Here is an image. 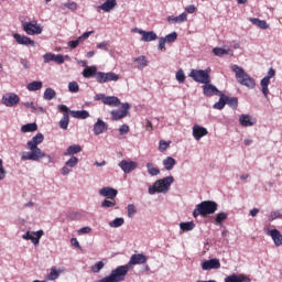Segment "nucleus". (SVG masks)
Returning a JSON list of instances; mask_svg holds the SVG:
<instances>
[{"instance_id": "obj_1", "label": "nucleus", "mask_w": 282, "mask_h": 282, "mask_svg": "<svg viewBox=\"0 0 282 282\" xmlns=\"http://www.w3.org/2000/svg\"><path fill=\"white\" fill-rule=\"evenodd\" d=\"M149 261V257L143 253H134L130 257V260L124 265H119L113 269L109 275L100 279L97 282H122L127 279V274H129V270H133L135 265H144Z\"/></svg>"}, {"instance_id": "obj_2", "label": "nucleus", "mask_w": 282, "mask_h": 282, "mask_svg": "<svg viewBox=\"0 0 282 282\" xmlns=\"http://www.w3.org/2000/svg\"><path fill=\"white\" fill-rule=\"evenodd\" d=\"M43 140H45L43 133H37L31 141H28L26 147L30 149V152H22L21 160H29L32 162L43 160V158H45V152H43L39 147V144H42Z\"/></svg>"}, {"instance_id": "obj_3", "label": "nucleus", "mask_w": 282, "mask_h": 282, "mask_svg": "<svg viewBox=\"0 0 282 282\" xmlns=\"http://www.w3.org/2000/svg\"><path fill=\"white\" fill-rule=\"evenodd\" d=\"M231 70L236 74V80H238V83L243 87H248V89H254V87H257V82L246 73L243 67L234 64L231 65Z\"/></svg>"}, {"instance_id": "obj_4", "label": "nucleus", "mask_w": 282, "mask_h": 282, "mask_svg": "<svg viewBox=\"0 0 282 282\" xmlns=\"http://www.w3.org/2000/svg\"><path fill=\"white\" fill-rule=\"evenodd\" d=\"M175 182V178L173 176H165L163 178H160L154 182L153 185H150L148 187L149 195H155V193H169L171 191V185Z\"/></svg>"}, {"instance_id": "obj_5", "label": "nucleus", "mask_w": 282, "mask_h": 282, "mask_svg": "<svg viewBox=\"0 0 282 282\" xmlns=\"http://www.w3.org/2000/svg\"><path fill=\"white\" fill-rule=\"evenodd\" d=\"M218 206L219 205H217V203L214 200H203L194 209L193 217L197 219L199 215H202V217H206V215H215V213H217Z\"/></svg>"}, {"instance_id": "obj_6", "label": "nucleus", "mask_w": 282, "mask_h": 282, "mask_svg": "<svg viewBox=\"0 0 282 282\" xmlns=\"http://www.w3.org/2000/svg\"><path fill=\"white\" fill-rule=\"evenodd\" d=\"M188 77L195 83L206 85L207 83H210V67H207L206 69H192Z\"/></svg>"}, {"instance_id": "obj_7", "label": "nucleus", "mask_w": 282, "mask_h": 282, "mask_svg": "<svg viewBox=\"0 0 282 282\" xmlns=\"http://www.w3.org/2000/svg\"><path fill=\"white\" fill-rule=\"evenodd\" d=\"M96 80L99 85H104V83H118L120 80V76L113 72L105 73L98 72L96 75Z\"/></svg>"}, {"instance_id": "obj_8", "label": "nucleus", "mask_w": 282, "mask_h": 282, "mask_svg": "<svg viewBox=\"0 0 282 282\" xmlns=\"http://www.w3.org/2000/svg\"><path fill=\"white\" fill-rule=\"evenodd\" d=\"M22 29L29 36H34L36 34L43 33V26L36 22H22Z\"/></svg>"}, {"instance_id": "obj_9", "label": "nucleus", "mask_w": 282, "mask_h": 282, "mask_svg": "<svg viewBox=\"0 0 282 282\" xmlns=\"http://www.w3.org/2000/svg\"><path fill=\"white\" fill-rule=\"evenodd\" d=\"M274 76H276V70H274V68H271L268 70V75L264 76L260 82L264 98H268V94H270V89L268 87H270V79L274 78Z\"/></svg>"}, {"instance_id": "obj_10", "label": "nucleus", "mask_w": 282, "mask_h": 282, "mask_svg": "<svg viewBox=\"0 0 282 282\" xmlns=\"http://www.w3.org/2000/svg\"><path fill=\"white\" fill-rule=\"evenodd\" d=\"M57 109L58 111L64 112L59 120V129L67 131V127H69V108L66 105H58Z\"/></svg>"}, {"instance_id": "obj_11", "label": "nucleus", "mask_w": 282, "mask_h": 282, "mask_svg": "<svg viewBox=\"0 0 282 282\" xmlns=\"http://www.w3.org/2000/svg\"><path fill=\"white\" fill-rule=\"evenodd\" d=\"M121 109L122 110H111V120H122V118H127V116H129L131 105H129V102L121 104Z\"/></svg>"}, {"instance_id": "obj_12", "label": "nucleus", "mask_w": 282, "mask_h": 282, "mask_svg": "<svg viewBox=\"0 0 282 282\" xmlns=\"http://www.w3.org/2000/svg\"><path fill=\"white\" fill-rule=\"evenodd\" d=\"M43 235H45V232L42 229L37 231H26L22 235V239H24V241H32L34 246H39Z\"/></svg>"}, {"instance_id": "obj_13", "label": "nucleus", "mask_w": 282, "mask_h": 282, "mask_svg": "<svg viewBox=\"0 0 282 282\" xmlns=\"http://www.w3.org/2000/svg\"><path fill=\"white\" fill-rule=\"evenodd\" d=\"M1 102L4 107H17L21 102V98L14 93H8L2 96Z\"/></svg>"}, {"instance_id": "obj_14", "label": "nucleus", "mask_w": 282, "mask_h": 282, "mask_svg": "<svg viewBox=\"0 0 282 282\" xmlns=\"http://www.w3.org/2000/svg\"><path fill=\"white\" fill-rule=\"evenodd\" d=\"M78 166V159L76 156H70L61 169V175L63 177H67L72 173V169H76Z\"/></svg>"}, {"instance_id": "obj_15", "label": "nucleus", "mask_w": 282, "mask_h": 282, "mask_svg": "<svg viewBox=\"0 0 282 282\" xmlns=\"http://www.w3.org/2000/svg\"><path fill=\"white\" fill-rule=\"evenodd\" d=\"M202 89L204 96H206L207 98H213V96H219L220 94H223L217 86L210 83L204 84L202 86Z\"/></svg>"}, {"instance_id": "obj_16", "label": "nucleus", "mask_w": 282, "mask_h": 282, "mask_svg": "<svg viewBox=\"0 0 282 282\" xmlns=\"http://www.w3.org/2000/svg\"><path fill=\"white\" fill-rule=\"evenodd\" d=\"M267 235L271 237L275 248H282V234L279 229H268Z\"/></svg>"}, {"instance_id": "obj_17", "label": "nucleus", "mask_w": 282, "mask_h": 282, "mask_svg": "<svg viewBox=\"0 0 282 282\" xmlns=\"http://www.w3.org/2000/svg\"><path fill=\"white\" fill-rule=\"evenodd\" d=\"M219 268H221V262L217 258L206 260L202 263V270L205 272L210 270H219Z\"/></svg>"}, {"instance_id": "obj_18", "label": "nucleus", "mask_w": 282, "mask_h": 282, "mask_svg": "<svg viewBox=\"0 0 282 282\" xmlns=\"http://www.w3.org/2000/svg\"><path fill=\"white\" fill-rule=\"evenodd\" d=\"M119 167L121 169V171H123V173L129 174L138 169V162L131 160H122L121 162H119Z\"/></svg>"}, {"instance_id": "obj_19", "label": "nucleus", "mask_w": 282, "mask_h": 282, "mask_svg": "<svg viewBox=\"0 0 282 282\" xmlns=\"http://www.w3.org/2000/svg\"><path fill=\"white\" fill-rule=\"evenodd\" d=\"M14 41L18 43V45H25V46H31L34 47L36 45V42H34L32 39L25 35H21L19 33H13L12 34Z\"/></svg>"}, {"instance_id": "obj_20", "label": "nucleus", "mask_w": 282, "mask_h": 282, "mask_svg": "<svg viewBox=\"0 0 282 282\" xmlns=\"http://www.w3.org/2000/svg\"><path fill=\"white\" fill-rule=\"evenodd\" d=\"M43 61L44 63H57V65H63V63H65V56H63L62 54H54V53H45L43 55Z\"/></svg>"}, {"instance_id": "obj_21", "label": "nucleus", "mask_w": 282, "mask_h": 282, "mask_svg": "<svg viewBox=\"0 0 282 282\" xmlns=\"http://www.w3.org/2000/svg\"><path fill=\"white\" fill-rule=\"evenodd\" d=\"M207 133H208V129L199 124L193 126L192 135L196 140V142H199V140H202V138H205Z\"/></svg>"}, {"instance_id": "obj_22", "label": "nucleus", "mask_w": 282, "mask_h": 282, "mask_svg": "<svg viewBox=\"0 0 282 282\" xmlns=\"http://www.w3.org/2000/svg\"><path fill=\"white\" fill-rule=\"evenodd\" d=\"M239 124H241V127H254V124H257V118L250 115H240Z\"/></svg>"}, {"instance_id": "obj_23", "label": "nucleus", "mask_w": 282, "mask_h": 282, "mask_svg": "<svg viewBox=\"0 0 282 282\" xmlns=\"http://www.w3.org/2000/svg\"><path fill=\"white\" fill-rule=\"evenodd\" d=\"M99 195L101 197H107V199H116V197H118V189L112 187H102L99 191Z\"/></svg>"}, {"instance_id": "obj_24", "label": "nucleus", "mask_w": 282, "mask_h": 282, "mask_svg": "<svg viewBox=\"0 0 282 282\" xmlns=\"http://www.w3.org/2000/svg\"><path fill=\"white\" fill-rule=\"evenodd\" d=\"M116 6H118L116 0H106L101 6L97 7V11L100 12V10H102L104 12H111Z\"/></svg>"}, {"instance_id": "obj_25", "label": "nucleus", "mask_w": 282, "mask_h": 282, "mask_svg": "<svg viewBox=\"0 0 282 282\" xmlns=\"http://www.w3.org/2000/svg\"><path fill=\"white\" fill-rule=\"evenodd\" d=\"M107 123L102 119H97V122L94 124L93 131L96 135H101L107 131Z\"/></svg>"}, {"instance_id": "obj_26", "label": "nucleus", "mask_w": 282, "mask_h": 282, "mask_svg": "<svg viewBox=\"0 0 282 282\" xmlns=\"http://www.w3.org/2000/svg\"><path fill=\"white\" fill-rule=\"evenodd\" d=\"M134 63V69H144V67H147L149 65V59H147V56L141 55L137 58L132 59Z\"/></svg>"}, {"instance_id": "obj_27", "label": "nucleus", "mask_w": 282, "mask_h": 282, "mask_svg": "<svg viewBox=\"0 0 282 282\" xmlns=\"http://www.w3.org/2000/svg\"><path fill=\"white\" fill-rule=\"evenodd\" d=\"M82 151H83V147L78 144H73L66 149V151L64 152V155L65 156L70 155V158H75L74 155H78V153H80Z\"/></svg>"}, {"instance_id": "obj_28", "label": "nucleus", "mask_w": 282, "mask_h": 282, "mask_svg": "<svg viewBox=\"0 0 282 282\" xmlns=\"http://www.w3.org/2000/svg\"><path fill=\"white\" fill-rule=\"evenodd\" d=\"M63 272H65L64 269H56V267H52L50 273L46 275V281H56Z\"/></svg>"}, {"instance_id": "obj_29", "label": "nucleus", "mask_w": 282, "mask_h": 282, "mask_svg": "<svg viewBox=\"0 0 282 282\" xmlns=\"http://www.w3.org/2000/svg\"><path fill=\"white\" fill-rule=\"evenodd\" d=\"M187 20H188V14H186V12H183L177 17H173V15L167 17V23H184Z\"/></svg>"}, {"instance_id": "obj_30", "label": "nucleus", "mask_w": 282, "mask_h": 282, "mask_svg": "<svg viewBox=\"0 0 282 282\" xmlns=\"http://www.w3.org/2000/svg\"><path fill=\"white\" fill-rule=\"evenodd\" d=\"M69 113L73 118L78 120H87L89 118V111L87 110H69Z\"/></svg>"}, {"instance_id": "obj_31", "label": "nucleus", "mask_w": 282, "mask_h": 282, "mask_svg": "<svg viewBox=\"0 0 282 282\" xmlns=\"http://www.w3.org/2000/svg\"><path fill=\"white\" fill-rule=\"evenodd\" d=\"M249 21L257 28H260V30H268L270 28V24L265 20H260L259 18H249Z\"/></svg>"}, {"instance_id": "obj_32", "label": "nucleus", "mask_w": 282, "mask_h": 282, "mask_svg": "<svg viewBox=\"0 0 282 282\" xmlns=\"http://www.w3.org/2000/svg\"><path fill=\"white\" fill-rule=\"evenodd\" d=\"M225 282H250V278L246 275L231 274L225 278Z\"/></svg>"}, {"instance_id": "obj_33", "label": "nucleus", "mask_w": 282, "mask_h": 282, "mask_svg": "<svg viewBox=\"0 0 282 282\" xmlns=\"http://www.w3.org/2000/svg\"><path fill=\"white\" fill-rule=\"evenodd\" d=\"M104 105H108V107H120V99L116 96H106L104 99Z\"/></svg>"}, {"instance_id": "obj_34", "label": "nucleus", "mask_w": 282, "mask_h": 282, "mask_svg": "<svg viewBox=\"0 0 282 282\" xmlns=\"http://www.w3.org/2000/svg\"><path fill=\"white\" fill-rule=\"evenodd\" d=\"M98 68L96 66H86V68L83 70L84 78H94V76H97Z\"/></svg>"}, {"instance_id": "obj_35", "label": "nucleus", "mask_w": 282, "mask_h": 282, "mask_svg": "<svg viewBox=\"0 0 282 282\" xmlns=\"http://www.w3.org/2000/svg\"><path fill=\"white\" fill-rule=\"evenodd\" d=\"M177 164V161L173 156H167L163 160V166L165 171H173V167Z\"/></svg>"}, {"instance_id": "obj_36", "label": "nucleus", "mask_w": 282, "mask_h": 282, "mask_svg": "<svg viewBox=\"0 0 282 282\" xmlns=\"http://www.w3.org/2000/svg\"><path fill=\"white\" fill-rule=\"evenodd\" d=\"M105 265H107V260L104 259L93 264L90 267V270L94 274H99V272L105 268Z\"/></svg>"}, {"instance_id": "obj_37", "label": "nucleus", "mask_w": 282, "mask_h": 282, "mask_svg": "<svg viewBox=\"0 0 282 282\" xmlns=\"http://www.w3.org/2000/svg\"><path fill=\"white\" fill-rule=\"evenodd\" d=\"M156 40H158V34H155V32L153 31H145V33H143V36L141 39L143 43H151V41H156Z\"/></svg>"}, {"instance_id": "obj_38", "label": "nucleus", "mask_w": 282, "mask_h": 282, "mask_svg": "<svg viewBox=\"0 0 282 282\" xmlns=\"http://www.w3.org/2000/svg\"><path fill=\"white\" fill-rule=\"evenodd\" d=\"M26 89L29 91H39L40 89H43V82L41 80L31 82L26 85Z\"/></svg>"}, {"instance_id": "obj_39", "label": "nucleus", "mask_w": 282, "mask_h": 282, "mask_svg": "<svg viewBox=\"0 0 282 282\" xmlns=\"http://www.w3.org/2000/svg\"><path fill=\"white\" fill-rule=\"evenodd\" d=\"M225 104L231 109H237V107H239V99L237 97H228L225 95Z\"/></svg>"}, {"instance_id": "obj_40", "label": "nucleus", "mask_w": 282, "mask_h": 282, "mask_svg": "<svg viewBox=\"0 0 282 282\" xmlns=\"http://www.w3.org/2000/svg\"><path fill=\"white\" fill-rule=\"evenodd\" d=\"M39 126L36 123H26L21 127L22 133H34V131H37Z\"/></svg>"}, {"instance_id": "obj_41", "label": "nucleus", "mask_w": 282, "mask_h": 282, "mask_svg": "<svg viewBox=\"0 0 282 282\" xmlns=\"http://www.w3.org/2000/svg\"><path fill=\"white\" fill-rule=\"evenodd\" d=\"M213 54L215 55V56H224V55H226V54H228L229 56H232V50H230V48H221V47H215V48H213Z\"/></svg>"}, {"instance_id": "obj_42", "label": "nucleus", "mask_w": 282, "mask_h": 282, "mask_svg": "<svg viewBox=\"0 0 282 282\" xmlns=\"http://www.w3.org/2000/svg\"><path fill=\"white\" fill-rule=\"evenodd\" d=\"M180 228L182 232H191V230H195L194 221L180 223Z\"/></svg>"}, {"instance_id": "obj_43", "label": "nucleus", "mask_w": 282, "mask_h": 282, "mask_svg": "<svg viewBox=\"0 0 282 282\" xmlns=\"http://www.w3.org/2000/svg\"><path fill=\"white\" fill-rule=\"evenodd\" d=\"M219 96V100L214 104V108L218 109L219 111H221V109H224V107H226V95L224 93H221Z\"/></svg>"}, {"instance_id": "obj_44", "label": "nucleus", "mask_w": 282, "mask_h": 282, "mask_svg": "<svg viewBox=\"0 0 282 282\" xmlns=\"http://www.w3.org/2000/svg\"><path fill=\"white\" fill-rule=\"evenodd\" d=\"M214 219L218 226H221V224L228 219V214L226 212H220L215 215Z\"/></svg>"}, {"instance_id": "obj_45", "label": "nucleus", "mask_w": 282, "mask_h": 282, "mask_svg": "<svg viewBox=\"0 0 282 282\" xmlns=\"http://www.w3.org/2000/svg\"><path fill=\"white\" fill-rule=\"evenodd\" d=\"M147 169H148V173L149 175H151V177H155L156 175H160V169L155 167V165H153V163H147Z\"/></svg>"}, {"instance_id": "obj_46", "label": "nucleus", "mask_w": 282, "mask_h": 282, "mask_svg": "<svg viewBox=\"0 0 282 282\" xmlns=\"http://www.w3.org/2000/svg\"><path fill=\"white\" fill-rule=\"evenodd\" d=\"M44 100H54L56 98V90L52 88H46L43 94Z\"/></svg>"}, {"instance_id": "obj_47", "label": "nucleus", "mask_w": 282, "mask_h": 282, "mask_svg": "<svg viewBox=\"0 0 282 282\" xmlns=\"http://www.w3.org/2000/svg\"><path fill=\"white\" fill-rule=\"evenodd\" d=\"M110 228H120V226H124V218L117 217L112 221L108 223Z\"/></svg>"}, {"instance_id": "obj_48", "label": "nucleus", "mask_w": 282, "mask_h": 282, "mask_svg": "<svg viewBox=\"0 0 282 282\" xmlns=\"http://www.w3.org/2000/svg\"><path fill=\"white\" fill-rule=\"evenodd\" d=\"M62 6H64V8H67L68 10H72L73 12H76V10H78V3L72 0L63 2Z\"/></svg>"}, {"instance_id": "obj_49", "label": "nucleus", "mask_w": 282, "mask_h": 282, "mask_svg": "<svg viewBox=\"0 0 282 282\" xmlns=\"http://www.w3.org/2000/svg\"><path fill=\"white\" fill-rule=\"evenodd\" d=\"M80 87L78 86L77 82H70L68 83V90L70 94H78Z\"/></svg>"}, {"instance_id": "obj_50", "label": "nucleus", "mask_w": 282, "mask_h": 282, "mask_svg": "<svg viewBox=\"0 0 282 282\" xmlns=\"http://www.w3.org/2000/svg\"><path fill=\"white\" fill-rule=\"evenodd\" d=\"M175 78H176L177 83H180V84H182V83H184V80H186V75L184 74V70L182 68L176 72Z\"/></svg>"}, {"instance_id": "obj_51", "label": "nucleus", "mask_w": 282, "mask_h": 282, "mask_svg": "<svg viewBox=\"0 0 282 282\" xmlns=\"http://www.w3.org/2000/svg\"><path fill=\"white\" fill-rule=\"evenodd\" d=\"M163 39L165 40V43H175V41H177V33L176 32H172V33L167 34Z\"/></svg>"}, {"instance_id": "obj_52", "label": "nucleus", "mask_w": 282, "mask_h": 282, "mask_svg": "<svg viewBox=\"0 0 282 282\" xmlns=\"http://www.w3.org/2000/svg\"><path fill=\"white\" fill-rule=\"evenodd\" d=\"M138 213V208L133 204L128 205V217L131 219Z\"/></svg>"}, {"instance_id": "obj_53", "label": "nucleus", "mask_w": 282, "mask_h": 282, "mask_svg": "<svg viewBox=\"0 0 282 282\" xmlns=\"http://www.w3.org/2000/svg\"><path fill=\"white\" fill-rule=\"evenodd\" d=\"M282 217V213L279 210L275 212H271L270 216H269V221H274V219H281Z\"/></svg>"}, {"instance_id": "obj_54", "label": "nucleus", "mask_w": 282, "mask_h": 282, "mask_svg": "<svg viewBox=\"0 0 282 282\" xmlns=\"http://www.w3.org/2000/svg\"><path fill=\"white\" fill-rule=\"evenodd\" d=\"M113 206H116V200L105 199L101 203V208H113Z\"/></svg>"}, {"instance_id": "obj_55", "label": "nucleus", "mask_w": 282, "mask_h": 282, "mask_svg": "<svg viewBox=\"0 0 282 282\" xmlns=\"http://www.w3.org/2000/svg\"><path fill=\"white\" fill-rule=\"evenodd\" d=\"M169 147H171V143H169L166 141H160L159 142V151L161 153H164V151H166V149H169Z\"/></svg>"}, {"instance_id": "obj_56", "label": "nucleus", "mask_w": 282, "mask_h": 282, "mask_svg": "<svg viewBox=\"0 0 282 282\" xmlns=\"http://www.w3.org/2000/svg\"><path fill=\"white\" fill-rule=\"evenodd\" d=\"M6 175H8V172L3 167V160L0 159V181L6 180Z\"/></svg>"}, {"instance_id": "obj_57", "label": "nucleus", "mask_w": 282, "mask_h": 282, "mask_svg": "<svg viewBox=\"0 0 282 282\" xmlns=\"http://www.w3.org/2000/svg\"><path fill=\"white\" fill-rule=\"evenodd\" d=\"M119 133H120V135H124V134L129 133V127L127 124H122L119 128Z\"/></svg>"}, {"instance_id": "obj_58", "label": "nucleus", "mask_w": 282, "mask_h": 282, "mask_svg": "<svg viewBox=\"0 0 282 282\" xmlns=\"http://www.w3.org/2000/svg\"><path fill=\"white\" fill-rule=\"evenodd\" d=\"M89 232H91V228L90 227H83L78 230L79 235H89Z\"/></svg>"}, {"instance_id": "obj_59", "label": "nucleus", "mask_w": 282, "mask_h": 282, "mask_svg": "<svg viewBox=\"0 0 282 282\" xmlns=\"http://www.w3.org/2000/svg\"><path fill=\"white\" fill-rule=\"evenodd\" d=\"M195 10H197L195 4H191V6L185 8V12H187L188 14H194Z\"/></svg>"}, {"instance_id": "obj_60", "label": "nucleus", "mask_w": 282, "mask_h": 282, "mask_svg": "<svg viewBox=\"0 0 282 282\" xmlns=\"http://www.w3.org/2000/svg\"><path fill=\"white\" fill-rule=\"evenodd\" d=\"M78 45H80V44L78 43L77 40L68 42V47H70V50H76V47H78Z\"/></svg>"}, {"instance_id": "obj_61", "label": "nucleus", "mask_w": 282, "mask_h": 282, "mask_svg": "<svg viewBox=\"0 0 282 282\" xmlns=\"http://www.w3.org/2000/svg\"><path fill=\"white\" fill-rule=\"evenodd\" d=\"M165 45H166V40H164V37H160L159 39V50L160 51L164 50Z\"/></svg>"}, {"instance_id": "obj_62", "label": "nucleus", "mask_w": 282, "mask_h": 282, "mask_svg": "<svg viewBox=\"0 0 282 282\" xmlns=\"http://www.w3.org/2000/svg\"><path fill=\"white\" fill-rule=\"evenodd\" d=\"M70 246H73L74 248H80V242H78V239L72 238Z\"/></svg>"}, {"instance_id": "obj_63", "label": "nucleus", "mask_w": 282, "mask_h": 282, "mask_svg": "<svg viewBox=\"0 0 282 282\" xmlns=\"http://www.w3.org/2000/svg\"><path fill=\"white\" fill-rule=\"evenodd\" d=\"M107 96L105 94H97L95 97H94V100H101V102H105V98Z\"/></svg>"}, {"instance_id": "obj_64", "label": "nucleus", "mask_w": 282, "mask_h": 282, "mask_svg": "<svg viewBox=\"0 0 282 282\" xmlns=\"http://www.w3.org/2000/svg\"><path fill=\"white\" fill-rule=\"evenodd\" d=\"M108 45H109V42L104 41V42L97 44V47H98V50H105V47H107Z\"/></svg>"}]
</instances>
